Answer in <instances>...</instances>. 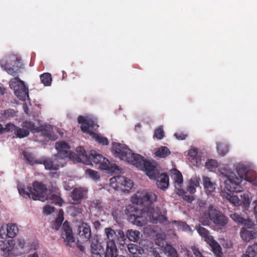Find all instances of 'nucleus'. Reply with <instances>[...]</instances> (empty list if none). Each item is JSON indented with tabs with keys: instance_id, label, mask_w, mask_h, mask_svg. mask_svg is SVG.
Returning a JSON list of instances; mask_svg holds the SVG:
<instances>
[{
	"instance_id": "nucleus-1",
	"label": "nucleus",
	"mask_w": 257,
	"mask_h": 257,
	"mask_svg": "<svg viewBox=\"0 0 257 257\" xmlns=\"http://www.w3.org/2000/svg\"><path fill=\"white\" fill-rule=\"evenodd\" d=\"M157 200L155 194L142 190L137 192L132 197V201L136 204H142L143 207L141 209V214H132L130 216V221L133 224L142 226L149 220L153 223H160L165 226L170 224L165 216L166 212L164 209L158 207H154L153 204ZM170 223L175 225L178 229L184 231H191L190 226L185 222L173 221Z\"/></svg>"
},
{
	"instance_id": "nucleus-2",
	"label": "nucleus",
	"mask_w": 257,
	"mask_h": 257,
	"mask_svg": "<svg viewBox=\"0 0 257 257\" xmlns=\"http://www.w3.org/2000/svg\"><path fill=\"white\" fill-rule=\"evenodd\" d=\"M220 174L224 177V183L225 189L230 192L241 191L240 184L243 179L257 186V177L250 174L248 168L239 164L236 168V172L225 168H219Z\"/></svg>"
},
{
	"instance_id": "nucleus-3",
	"label": "nucleus",
	"mask_w": 257,
	"mask_h": 257,
	"mask_svg": "<svg viewBox=\"0 0 257 257\" xmlns=\"http://www.w3.org/2000/svg\"><path fill=\"white\" fill-rule=\"evenodd\" d=\"M76 153L77 157L76 158L75 161L77 162H82L85 165H89L90 164V160H91L102 170H107L115 173L121 172L120 168L115 163L110 162L101 155L96 154L94 151H91L89 157L87 156L85 150L81 147L77 148Z\"/></svg>"
},
{
	"instance_id": "nucleus-4",
	"label": "nucleus",
	"mask_w": 257,
	"mask_h": 257,
	"mask_svg": "<svg viewBox=\"0 0 257 257\" xmlns=\"http://www.w3.org/2000/svg\"><path fill=\"white\" fill-rule=\"evenodd\" d=\"M104 233L106 236L105 257L118 256L115 243L122 246L125 244L126 237L123 231L118 229L115 231L111 228H106Z\"/></svg>"
},
{
	"instance_id": "nucleus-5",
	"label": "nucleus",
	"mask_w": 257,
	"mask_h": 257,
	"mask_svg": "<svg viewBox=\"0 0 257 257\" xmlns=\"http://www.w3.org/2000/svg\"><path fill=\"white\" fill-rule=\"evenodd\" d=\"M56 130V127H53L50 125L36 127L32 122L26 121L22 123V128L17 127L15 135L19 138H23L27 137L30 132H38L40 133L42 136L47 137L51 140H55L57 136L54 131Z\"/></svg>"
},
{
	"instance_id": "nucleus-6",
	"label": "nucleus",
	"mask_w": 257,
	"mask_h": 257,
	"mask_svg": "<svg viewBox=\"0 0 257 257\" xmlns=\"http://www.w3.org/2000/svg\"><path fill=\"white\" fill-rule=\"evenodd\" d=\"M20 194L22 196H27L32 198L34 200H38L42 202L48 199V192L46 186L38 182H34L33 188H24L22 185L18 186Z\"/></svg>"
},
{
	"instance_id": "nucleus-7",
	"label": "nucleus",
	"mask_w": 257,
	"mask_h": 257,
	"mask_svg": "<svg viewBox=\"0 0 257 257\" xmlns=\"http://www.w3.org/2000/svg\"><path fill=\"white\" fill-rule=\"evenodd\" d=\"M124 161L135 166L137 168L145 172L146 174L150 178H155L157 174L156 167L149 162L146 161L144 158L139 154L131 152Z\"/></svg>"
},
{
	"instance_id": "nucleus-8",
	"label": "nucleus",
	"mask_w": 257,
	"mask_h": 257,
	"mask_svg": "<svg viewBox=\"0 0 257 257\" xmlns=\"http://www.w3.org/2000/svg\"><path fill=\"white\" fill-rule=\"evenodd\" d=\"M212 221L215 224L223 226L227 223L225 217L212 205L200 214L199 222L204 226L209 225Z\"/></svg>"
},
{
	"instance_id": "nucleus-9",
	"label": "nucleus",
	"mask_w": 257,
	"mask_h": 257,
	"mask_svg": "<svg viewBox=\"0 0 257 257\" xmlns=\"http://www.w3.org/2000/svg\"><path fill=\"white\" fill-rule=\"evenodd\" d=\"M78 122L81 125V130L84 133L89 134L95 141L104 145H106L108 144V141L106 138L91 131V129L94 128L95 126L96 127L99 126L92 118L88 116H79L78 118Z\"/></svg>"
},
{
	"instance_id": "nucleus-10",
	"label": "nucleus",
	"mask_w": 257,
	"mask_h": 257,
	"mask_svg": "<svg viewBox=\"0 0 257 257\" xmlns=\"http://www.w3.org/2000/svg\"><path fill=\"white\" fill-rule=\"evenodd\" d=\"M9 85L10 88L14 90L16 96L22 101L29 98L28 89L26 88L24 82L18 77L12 79Z\"/></svg>"
},
{
	"instance_id": "nucleus-11",
	"label": "nucleus",
	"mask_w": 257,
	"mask_h": 257,
	"mask_svg": "<svg viewBox=\"0 0 257 257\" xmlns=\"http://www.w3.org/2000/svg\"><path fill=\"white\" fill-rule=\"evenodd\" d=\"M110 185L115 190L126 191L132 187L133 182L124 176H117L110 179Z\"/></svg>"
},
{
	"instance_id": "nucleus-12",
	"label": "nucleus",
	"mask_w": 257,
	"mask_h": 257,
	"mask_svg": "<svg viewBox=\"0 0 257 257\" xmlns=\"http://www.w3.org/2000/svg\"><path fill=\"white\" fill-rule=\"evenodd\" d=\"M112 151L114 156L120 160L125 161L132 152L125 145L120 143H112Z\"/></svg>"
},
{
	"instance_id": "nucleus-13",
	"label": "nucleus",
	"mask_w": 257,
	"mask_h": 257,
	"mask_svg": "<svg viewBox=\"0 0 257 257\" xmlns=\"http://www.w3.org/2000/svg\"><path fill=\"white\" fill-rule=\"evenodd\" d=\"M55 148L58 151V154L56 156L62 161L65 158H74L70 147L66 143L63 141L57 142L55 144Z\"/></svg>"
},
{
	"instance_id": "nucleus-14",
	"label": "nucleus",
	"mask_w": 257,
	"mask_h": 257,
	"mask_svg": "<svg viewBox=\"0 0 257 257\" xmlns=\"http://www.w3.org/2000/svg\"><path fill=\"white\" fill-rule=\"evenodd\" d=\"M18 232V228L15 224H3L0 228V237L5 239L7 237H14Z\"/></svg>"
},
{
	"instance_id": "nucleus-15",
	"label": "nucleus",
	"mask_w": 257,
	"mask_h": 257,
	"mask_svg": "<svg viewBox=\"0 0 257 257\" xmlns=\"http://www.w3.org/2000/svg\"><path fill=\"white\" fill-rule=\"evenodd\" d=\"M55 157L56 158L54 161L46 157H41L40 164H43L46 170L56 171L60 167L63 166V161L60 160V161H59L58 160L59 158L57 157L56 156H55Z\"/></svg>"
},
{
	"instance_id": "nucleus-16",
	"label": "nucleus",
	"mask_w": 257,
	"mask_h": 257,
	"mask_svg": "<svg viewBox=\"0 0 257 257\" xmlns=\"http://www.w3.org/2000/svg\"><path fill=\"white\" fill-rule=\"evenodd\" d=\"M62 237L64 238V241L68 246L73 247L75 244V239L72 229L70 227L69 223L67 221L64 223Z\"/></svg>"
},
{
	"instance_id": "nucleus-17",
	"label": "nucleus",
	"mask_w": 257,
	"mask_h": 257,
	"mask_svg": "<svg viewBox=\"0 0 257 257\" xmlns=\"http://www.w3.org/2000/svg\"><path fill=\"white\" fill-rule=\"evenodd\" d=\"M166 235L164 233L158 234L156 238V243L160 247L155 248L152 251L153 257H162L163 253H164V241Z\"/></svg>"
},
{
	"instance_id": "nucleus-18",
	"label": "nucleus",
	"mask_w": 257,
	"mask_h": 257,
	"mask_svg": "<svg viewBox=\"0 0 257 257\" xmlns=\"http://www.w3.org/2000/svg\"><path fill=\"white\" fill-rule=\"evenodd\" d=\"M189 160L195 166L199 167L201 165L202 152L197 148H192L188 152Z\"/></svg>"
},
{
	"instance_id": "nucleus-19",
	"label": "nucleus",
	"mask_w": 257,
	"mask_h": 257,
	"mask_svg": "<svg viewBox=\"0 0 257 257\" xmlns=\"http://www.w3.org/2000/svg\"><path fill=\"white\" fill-rule=\"evenodd\" d=\"M171 174V178L174 182L176 193L178 195H182L183 190L181 188V184L183 183V177L181 173L178 170L174 169L172 171Z\"/></svg>"
},
{
	"instance_id": "nucleus-20",
	"label": "nucleus",
	"mask_w": 257,
	"mask_h": 257,
	"mask_svg": "<svg viewBox=\"0 0 257 257\" xmlns=\"http://www.w3.org/2000/svg\"><path fill=\"white\" fill-rule=\"evenodd\" d=\"M252 226H244L241 230L240 236L244 241L248 242L256 237V233L252 228Z\"/></svg>"
},
{
	"instance_id": "nucleus-21",
	"label": "nucleus",
	"mask_w": 257,
	"mask_h": 257,
	"mask_svg": "<svg viewBox=\"0 0 257 257\" xmlns=\"http://www.w3.org/2000/svg\"><path fill=\"white\" fill-rule=\"evenodd\" d=\"M77 231L79 236L88 240L91 236V229L89 225L85 222L81 223L77 226Z\"/></svg>"
},
{
	"instance_id": "nucleus-22",
	"label": "nucleus",
	"mask_w": 257,
	"mask_h": 257,
	"mask_svg": "<svg viewBox=\"0 0 257 257\" xmlns=\"http://www.w3.org/2000/svg\"><path fill=\"white\" fill-rule=\"evenodd\" d=\"M157 174L155 178L153 179H157V185L158 188L164 190L167 189L169 186V177L165 174H161L159 175V173L156 169Z\"/></svg>"
},
{
	"instance_id": "nucleus-23",
	"label": "nucleus",
	"mask_w": 257,
	"mask_h": 257,
	"mask_svg": "<svg viewBox=\"0 0 257 257\" xmlns=\"http://www.w3.org/2000/svg\"><path fill=\"white\" fill-rule=\"evenodd\" d=\"M87 190L83 187L75 188L71 192V197L74 201H79L86 197Z\"/></svg>"
},
{
	"instance_id": "nucleus-24",
	"label": "nucleus",
	"mask_w": 257,
	"mask_h": 257,
	"mask_svg": "<svg viewBox=\"0 0 257 257\" xmlns=\"http://www.w3.org/2000/svg\"><path fill=\"white\" fill-rule=\"evenodd\" d=\"M202 184L205 192L207 193L213 192L216 188V184L207 176L202 177Z\"/></svg>"
},
{
	"instance_id": "nucleus-25",
	"label": "nucleus",
	"mask_w": 257,
	"mask_h": 257,
	"mask_svg": "<svg viewBox=\"0 0 257 257\" xmlns=\"http://www.w3.org/2000/svg\"><path fill=\"white\" fill-rule=\"evenodd\" d=\"M230 217L234 222L239 224L244 225V226L253 225V223L251 221L243 218L237 213L231 214L230 215Z\"/></svg>"
},
{
	"instance_id": "nucleus-26",
	"label": "nucleus",
	"mask_w": 257,
	"mask_h": 257,
	"mask_svg": "<svg viewBox=\"0 0 257 257\" xmlns=\"http://www.w3.org/2000/svg\"><path fill=\"white\" fill-rule=\"evenodd\" d=\"M102 251V247L97 240L91 243V251L93 257H101Z\"/></svg>"
},
{
	"instance_id": "nucleus-27",
	"label": "nucleus",
	"mask_w": 257,
	"mask_h": 257,
	"mask_svg": "<svg viewBox=\"0 0 257 257\" xmlns=\"http://www.w3.org/2000/svg\"><path fill=\"white\" fill-rule=\"evenodd\" d=\"M200 178L197 176L192 177L189 181L187 190L191 194L196 192V187L200 186Z\"/></svg>"
},
{
	"instance_id": "nucleus-28",
	"label": "nucleus",
	"mask_w": 257,
	"mask_h": 257,
	"mask_svg": "<svg viewBox=\"0 0 257 257\" xmlns=\"http://www.w3.org/2000/svg\"><path fill=\"white\" fill-rule=\"evenodd\" d=\"M23 155L27 162L29 164L31 165L40 164L41 158H36L32 154L27 152H24Z\"/></svg>"
},
{
	"instance_id": "nucleus-29",
	"label": "nucleus",
	"mask_w": 257,
	"mask_h": 257,
	"mask_svg": "<svg viewBox=\"0 0 257 257\" xmlns=\"http://www.w3.org/2000/svg\"><path fill=\"white\" fill-rule=\"evenodd\" d=\"M197 231L204 240L207 243L213 239L212 236L210 235L208 231L203 227L199 226L197 228Z\"/></svg>"
},
{
	"instance_id": "nucleus-30",
	"label": "nucleus",
	"mask_w": 257,
	"mask_h": 257,
	"mask_svg": "<svg viewBox=\"0 0 257 257\" xmlns=\"http://www.w3.org/2000/svg\"><path fill=\"white\" fill-rule=\"evenodd\" d=\"M240 205H242L245 209H247L249 208L250 203V193H243L242 195H240Z\"/></svg>"
},
{
	"instance_id": "nucleus-31",
	"label": "nucleus",
	"mask_w": 257,
	"mask_h": 257,
	"mask_svg": "<svg viewBox=\"0 0 257 257\" xmlns=\"http://www.w3.org/2000/svg\"><path fill=\"white\" fill-rule=\"evenodd\" d=\"M208 244L211 246L212 250L217 257H222L221 247L220 245L213 239Z\"/></svg>"
},
{
	"instance_id": "nucleus-32",
	"label": "nucleus",
	"mask_w": 257,
	"mask_h": 257,
	"mask_svg": "<svg viewBox=\"0 0 257 257\" xmlns=\"http://www.w3.org/2000/svg\"><path fill=\"white\" fill-rule=\"evenodd\" d=\"M126 236L130 241L135 242L140 238L141 233L138 230L131 229L127 230Z\"/></svg>"
},
{
	"instance_id": "nucleus-33",
	"label": "nucleus",
	"mask_w": 257,
	"mask_h": 257,
	"mask_svg": "<svg viewBox=\"0 0 257 257\" xmlns=\"http://www.w3.org/2000/svg\"><path fill=\"white\" fill-rule=\"evenodd\" d=\"M222 196L233 204L235 205H240L239 197L233 194L224 192Z\"/></svg>"
},
{
	"instance_id": "nucleus-34",
	"label": "nucleus",
	"mask_w": 257,
	"mask_h": 257,
	"mask_svg": "<svg viewBox=\"0 0 257 257\" xmlns=\"http://www.w3.org/2000/svg\"><path fill=\"white\" fill-rule=\"evenodd\" d=\"M171 153L169 149L166 147H161L155 153V156L160 158H166Z\"/></svg>"
},
{
	"instance_id": "nucleus-35",
	"label": "nucleus",
	"mask_w": 257,
	"mask_h": 257,
	"mask_svg": "<svg viewBox=\"0 0 257 257\" xmlns=\"http://www.w3.org/2000/svg\"><path fill=\"white\" fill-rule=\"evenodd\" d=\"M164 254L166 255V257H178L176 250L168 245L164 246Z\"/></svg>"
},
{
	"instance_id": "nucleus-36",
	"label": "nucleus",
	"mask_w": 257,
	"mask_h": 257,
	"mask_svg": "<svg viewBox=\"0 0 257 257\" xmlns=\"http://www.w3.org/2000/svg\"><path fill=\"white\" fill-rule=\"evenodd\" d=\"M2 68L5 69L9 74L15 75L19 72L17 66L15 65H2Z\"/></svg>"
},
{
	"instance_id": "nucleus-37",
	"label": "nucleus",
	"mask_w": 257,
	"mask_h": 257,
	"mask_svg": "<svg viewBox=\"0 0 257 257\" xmlns=\"http://www.w3.org/2000/svg\"><path fill=\"white\" fill-rule=\"evenodd\" d=\"M1 249L3 252V256L4 257H8L10 254V251L11 250V247L10 246L8 242H2L1 244Z\"/></svg>"
},
{
	"instance_id": "nucleus-38",
	"label": "nucleus",
	"mask_w": 257,
	"mask_h": 257,
	"mask_svg": "<svg viewBox=\"0 0 257 257\" xmlns=\"http://www.w3.org/2000/svg\"><path fill=\"white\" fill-rule=\"evenodd\" d=\"M41 80L45 86H50L51 84L52 78L49 73H45L41 75Z\"/></svg>"
},
{
	"instance_id": "nucleus-39",
	"label": "nucleus",
	"mask_w": 257,
	"mask_h": 257,
	"mask_svg": "<svg viewBox=\"0 0 257 257\" xmlns=\"http://www.w3.org/2000/svg\"><path fill=\"white\" fill-rule=\"evenodd\" d=\"M7 59L12 62H14L16 64L22 63V57L18 54H10L8 56Z\"/></svg>"
},
{
	"instance_id": "nucleus-40",
	"label": "nucleus",
	"mask_w": 257,
	"mask_h": 257,
	"mask_svg": "<svg viewBox=\"0 0 257 257\" xmlns=\"http://www.w3.org/2000/svg\"><path fill=\"white\" fill-rule=\"evenodd\" d=\"M217 150L220 155L224 156L228 151V147L225 144H217Z\"/></svg>"
},
{
	"instance_id": "nucleus-41",
	"label": "nucleus",
	"mask_w": 257,
	"mask_h": 257,
	"mask_svg": "<svg viewBox=\"0 0 257 257\" xmlns=\"http://www.w3.org/2000/svg\"><path fill=\"white\" fill-rule=\"evenodd\" d=\"M86 176L94 181H96L99 179V175L98 172L91 169H87L85 171Z\"/></svg>"
},
{
	"instance_id": "nucleus-42",
	"label": "nucleus",
	"mask_w": 257,
	"mask_h": 257,
	"mask_svg": "<svg viewBox=\"0 0 257 257\" xmlns=\"http://www.w3.org/2000/svg\"><path fill=\"white\" fill-rule=\"evenodd\" d=\"M47 200H49L52 203L58 204L60 206H61L62 203L61 198L59 196L55 194H52L50 197L48 196V199Z\"/></svg>"
},
{
	"instance_id": "nucleus-43",
	"label": "nucleus",
	"mask_w": 257,
	"mask_h": 257,
	"mask_svg": "<svg viewBox=\"0 0 257 257\" xmlns=\"http://www.w3.org/2000/svg\"><path fill=\"white\" fill-rule=\"evenodd\" d=\"M63 211L62 210H59L58 216L57 217L55 223V228L57 230L59 229L60 225L63 221Z\"/></svg>"
},
{
	"instance_id": "nucleus-44",
	"label": "nucleus",
	"mask_w": 257,
	"mask_h": 257,
	"mask_svg": "<svg viewBox=\"0 0 257 257\" xmlns=\"http://www.w3.org/2000/svg\"><path fill=\"white\" fill-rule=\"evenodd\" d=\"M0 114L5 118H10L15 116L16 111L13 109L1 110Z\"/></svg>"
},
{
	"instance_id": "nucleus-45",
	"label": "nucleus",
	"mask_w": 257,
	"mask_h": 257,
	"mask_svg": "<svg viewBox=\"0 0 257 257\" xmlns=\"http://www.w3.org/2000/svg\"><path fill=\"white\" fill-rule=\"evenodd\" d=\"M205 166L206 169L211 171L213 169L217 168L218 167V164L215 160L211 159L206 162Z\"/></svg>"
},
{
	"instance_id": "nucleus-46",
	"label": "nucleus",
	"mask_w": 257,
	"mask_h": 257,
	"mask_svg": "<svg viewBox=\"0 0 257 257\" xmlns=\"http://www.w3.org/2000/svg\"><path fill=\"white\" fill-rule=\"evenodd\" d=\"M69 211L71 214L76 216L81 214L83 211V210L81 208L73 206L69 208Z\"/></svg>"
},
{
	"instance_id": "nucleus-47",
	"label": "nucleus",
	"mask_w": 257,
	"mask_h": 257,
	"mask_svg": "<svg viewBox=\"0 0 257 257\" xmlns=\"http://www.w3.org/2000/svg\"><path fill=\"white\" fill-rule=\"evenodd\" d=\"M164 136V133L162 127H159L155 131L154 137L158 140L162 139Z\"/></svg>"
},
{
	"instance_id": "nucleus-48",
	"label": "nucleus",
	"mask_w": 257,
	"mask_h": 257,
	"mask_svg": "<svg viewBox=\"0 0 257 257\" xmlns=\"http://www.w3.org/2000/svg\"><path fill=\"white\" fill-rule=\"evenodd\" d=\"M127 248L129 252L132 254H136L138 252V246L135 244H129L127 245Z\"/></svg>"
},
{
	"instance_id": "nucleus-49",
	"label": "nucleus",
	"mask_w": 257,
	"mask_h": 257,
	"mask_svg": "<svg viewBox=\"0 0 257 257\" xmlns=\"http://www.w3.org/2000/svg\"><path fill=\"white\" fill-rule=\"evenodd\" d=\"M54 211V207L49 205H46L43 209V212L46 214H50Z\"/></svg>"
},
{
	"instance_id": "nucleus-50",
	"label": "nucleus",
	"mask_w": 257,
	"mask_h": 257,
	"mask_svg": "<svg viewBox=\"0 0 257 257\" xmlns=\"http://www.w3.org/2000/svg\"><path fill=\"white\" fill-rule=\"evenodd\" d=\"M17 127H18L14 124L10 123L6 125L5 128V130H6L7 131L14 132L15 134V132L16 131Z\"/></svg>"
},
{
	"instance_id": "nucleus-51",
	"label": "nucleus",
	"mask_w": 257,
	"mask_h": 257,
	"mask_svg": "<svg viewBox=\"0 0 257 257\" xmlns=\"http://www.w3.org/2000/svg\"><path fill=\"white\" fill-rule=\"evenodd\" d=\"M191 249L195 257H205L201 253L199 249L195 246H191Z\"/></svg>"
},
{
	"instance_id": "nucleus-52",
	"label": "nucleus",
	"mask_w": 257,
	"mask_h": 257,
	"mask_svg": "<svg viewBox=\"0 0 257 257\" xmlns=\"http://www.w3.org/2000/svg\"><path fill=\"white\" fill-rule=\"evenodd\" d=\"M252 250L251 248L248 247L245 253L242 255V257H255V254Z\"/></svg>"
},
{
	"instance_id": "nucleus-53",
	"label": "nucleus",
	"mask_w": 257,
	"mask_h": 257,
	"mask_svg": "<svg viewBox=\"0 0 257 257\" xmlns=\"http://www.w3.org/2000/svg\"><path fill=\"white\" fill-rule=\"evenodd\" d=\"M174 136L176 137V139L179 140H185L187 137L186 134H184L182 133H177L174 134Z\"/></svg>"
},
{
	"instance_id": "nucleus-54",
	"label": "nucleus",
	"mask_w": 257,
	"mask_h": 257,
	"mask_svg": "<svg viewBox=\"0 0 257 257\" xmlns=\"http://www.w3.org/2000/svg\"><path fill=\"white\" fill-rule=\"evenodd\" d=\"M179 196H182L183 199L188 202H191L193 200L192 196H189L186 195L185 192L183 191V194L182 195H179Z\"/></svg>"
},
{
	"instance_id": "nucleus-55",
	"label": "nucleus",
	"mask_w": 257,
	"mask_h": 257,
	"mask_svg": "<svg viewBox=\"0 0 257 257\" xmlns=\"http://www.w3.org/2000/svg\"><path fill=\"white\" fill-rule=\"evenodd\" d=\"M17 243L21 248H23L25 246V241L24 239L19 238L17 240Z\"/></svg>"
},
{
	"instance_id": "nucleus-56",
	"label": "nucleus",
	"mask_w": 257,
	"mask_h": 257,
	"mask_svg": "<svg viewBox=\"0 0 257 257\" xmlns=\"http://www.w3.org/2000/svg\"><path fill=\"white\" fill-rule=\"evenodd\" d=\"M248 247L249 248H251L252 250H253V252H254V254L256 255V254L257 253V242Z\"/></svg>"
},
{
	"instance_id": "nucleus-57",
	"label": "nucleus",
	"mask_w": 257,
	"mask_h": 257,
	"mask_svg": "<svg viewBox=\"0 0 257 257\" xmlns=\"http://www.w3.org/2000/svg\"><path fill=\"white\" fill-rule=\"evenodd\" d=\"M23 109L26 113H27V114L28 113L29 109H28V105L26 103H24L23 104Z\"/></svg>"
},
{
	"instance_id": "nucleus-58",
	"label": "nucleus",
	"mask_w": 257,
	"mask_h": 257,
	"mask_svg": "<svg viewBox=\"0 0 257 257\" xmlns=\"http://www.w3.org/2000/svg\"><path fill=\"white\" fill-rule=\"evenodd\" d=\"M94 227L97 228V227H99V226H100V223L98 221H95L94 222Z\"/></svg>"
},
{
	"instance_id": "nucleus-59",
	"label": "nucleus",
	"mask_w": 257,
	"mask_h": 257,
	"mask_svg": "<svg viewBox=\"0 0 257 257\" xmlns=\"http://www.w3.org/2000/svg\"><path fill=\"white\" fill-rule=\"evenodd\" d=\"M77 246L78 247V248L80 249V250L81 251H83L84 250V247L82 245H80L79 244H77Z\"/></svg>"
},
{
	"instance_id": "nucleus-60",
	"label": "nucleus",
	"mask_w": 257,
	"mask_h": 257,
	"mask_svg": "<svg viewBox=\"0 0 257 257\" xmlns=\"http://www.w3.org/2000/svg\"><path fill=\"white\" fill-rule=\"evenodd\" d=\"M28 257H39L38 254L35 252L33 254H30Z\"/></svg>"
},
{
	"instance_id": "nucleus-61",
	"label": "nucleus",
	"mask_w": 257,
	"mask_h": 257,
	"mask_svg": "<svg viewBox=\"0 0 257 257\" xmlns=\"http://www.w3.org/2000/svg\"><path fill=\"white\" fill-rule=\"evenodd\" d=\"M5 131V128L0 124V133H2Z\"/></svg>"
},
{
	"instance_id": "nucleus-62",
	"label": "nucleus",
	"mask_w": 257,
	"mask_h": 257,
	"mask_svg": "<svg viewBox=\"0 0 257 257\" xmlns=\"http://www.w3.org/2000/svg\"><path fill=\"white\" fill-rule=\"evenodd\" d=\"M54 175H56V176H58V175L56 173H54ZM53 177H55L54 176H53Z\"/></svg>"
},
{
	"instance_id": "nucleus-63",
	"label": "nucleus",
	"mask_w": 257,
	"mask_h": 257,
	"mask_svg": "<svg viewBox=\"0 0 257 257\" xmlns=\"http://www.w3.org/2000/svg\"><path fill=\"white\" fill-rule=\"evenodd\" d=\"M2 90L1 87H0V93H2Z\"/></svg>"
},
{
	"instance_id": "nucleus-64",
	"label": "nucleus",
	"mask_w": 257,
	"mask_h": 257,
	"mask_svg": "<svg viewBox=\"0 0 257 257\" xmlns=\"http://www.w3.org/2000/svg\"><path fill=\"white\" fill-rule=\"evenodd\" d=\"M186 254H187V255H188V256L189 255V254H188V251H186Z\"/></svg>"
}]
</instances>
